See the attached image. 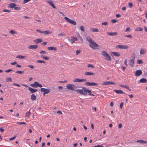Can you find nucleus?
<instances>
[{
  "label": "nucleus",
  "instance_id": "1",
  "mask_svg": "<svg viewBox=\"0 0 147 147\" xmlns=\"http://www.w3.org/2000/svg\"><path fill=\"white\" fill-rule=\"evenodd\" d=\"M76 92L77 93H80L84 96H86L87 94V92L90 93L91 92V91L90 90H88L85 87H83L82 89L77 90H76Z\"/></svg>",
  "mask_w": 147,
  "mask_h": 147
},
{
  "label": "nucleus",
  "instance_id": "2",
  "mask_svg": "<svg viewBox=\"0 0 147 147\" xmlns=\"http://www.w3.org/2000/svg\"><path fill=\"white\" fill-rule=\"evenodd\" d=\"M101 53L102 55L105 57V60L107 61H110L111 60V57L107 52L104 51H102Z\"/></svg>",
  "mask_w": 147,
  "mask_h": 147
},
{
  "label": "nucleus",
  "instance_id": "3",
  "mask_svg": "<svg viewBox=\"0 0 147 147\" xmlns=\"http://www.w3.org/2000/svg\"><path fill=\"white\" fill-rule=\"evenodd\" d=\"M66 87L69 90L76 91V90L77 87L73 84H68L67 85Z\"/></svg>",
  "mask_w": 147,
  "mask_h": 147
},
{
  "label": "nucleus",
  "instance_id": "4",
  "mask_svg": "<svg viewBox=\"0 0 147 147\" xmlns=\"http://www.w3.org/2000/svg\"><path fill=\"white\" fill-rule=\"evenodd\" d=\"M30 86L33 88H36L38 87L40 88H41L42 87V85L41 84L37 82H34V84H30Z\"/></svg>",
  "mask_w": 147,
  "mask_h": 147
},
{
  "label": "nucleus",
  "instance_id": "5",
  "mask_svg": "<svg viewBox=\"0 0 147 147\" xmlns=\"http://www.w3.org/2000/svg\"><path fill=\"white\" fill-rule=\"evenodd\" d=\"M89 46L93 49H95V47H97L98 46V45L94 40L90 43Z\"/></svg>",
  "mask_w": 147,
  "mask_h": 147
},
{
  "label": "nucleus",
  "instance_id": "6",
  "mask_svg": "<svg viewBox=\"0 0 147 147\" xmlns=\"http://www.w3.org/2000/svg\"><path fill=\"white\" fill-rule=\"evenodd\" d=\"M64 19L69 23L73 25H75L76 24V22L75 21L71 20L66 17H64Z\"/></svg>",
  "mask_w": 147,
  "mask_h": 147
},
{
  "label": "nucleus",
  "instance_id": "7",
  "mask_svg": "<svg viewBox=\"0 0 147 147\" xmlns=\"http://www.w3.org/2000/svg\"><path fill=\"white\" fill-rule=\"evenodd\" d=\"M50 89L49 88H40V91L41 92H44L43 95L44 96L45 94L49 93L50 90Z\"/></svg>",
  "mask_w": 147,
  "mask_h": 147
},
{
  "label": "nucleus",
  "instance_id": "8",
  "mask_svg": "<svg viewBox=\"0 0 147 147\" xmlns=\"http://www.w3.org/2000/svg\"><path fill=\"white\" fill-rule=\"evenodd\" d=\"M84 85L87 86H97L98 84L95 82H86L84 84Z\"/></svg>",
  "mask_w": 147,
  "mask_h": 147
},
{
  "label": "nucleus",
  "instance_id": "9",
  "mask_svg": "<svg viewBox=\"0 0 147 147\" xmlns=\"http://www.w3.org/2000/svg\"><path fill=\"white\" fill-rule=\"evenodd\" d=\"M115 48L122 49H127L128 48V47L127 46L125 45H118L116 46Z\"/></svg>",
  "mask_w": 147,
  "mask_h": 147
},
{
  "label": "nucleus",
  "instance_id": "10",
  "mask_svg": "<svg viewBox=\"0 0 147 147\" xmlns=\"http://www.w3.org/2000/svg\"><path fill=\"white\" fill-rule=\"evenodd\" d=\"M86 81V80L85 79H79L78 78H75L73 80V81L74 82H85Z\"/></svg>",
  "mask_w": 147,
  "mask_h": 147
},
{
  "label": "nucleus",
  "instance_id": "11",
  "mask_svg": "<svg viewBox=\"0 0 147 147\" xmlns=\"http://www.w3.org/2000/svg\"><path fill=\"white\" fill-rule=\"evenodd\" d=\"M142 74V71L141 70H137L135 73V75L137 76H139Z\"/></svg>",
  "mask_w": 147,
  "mask_h": 147
},
{
  "label": "nucleus",
  "instance_id": "12",
  "mask_svg": "<svg viewBox=\"0 0 147 147\" xmlns=\"http://www.w3.org/2000/svg\"><path fill=\"white\" fill-rule=\"evenodd\" d=\"M28 89L30 91L31 93H34L38 91L37 89L33 88L30 87H29Z\"/></svg>",
  "mask_w": 147,
  "mask_h": 147
},
{
  "label": "nucleus",
  "instance_id": "13",
  "mask_svg": "<svg viewBox=\"0 0 147 147\" xmlns=\"http://www.w3.org/2000/svg\"><path fill=\"white\" fill-rule=\"evenodd\" d=\"M113 91L118 94H123L124 93L123 91L121 90H117L114 89L113 90Z\"/></svg>",
  "mask_w": 147,
  "mask_h": 147
},
{
  "label": "nucleus",
  "instance_id": "14",
  "mask_svg": "<svg viewBox=\"0 0 147 147\" xmlns=\"http://www.w3.org/2000/svg\"><path fill=\"white\" fill-rule=\"evenodd\" d=\"M107 34L108 35L111 36H114L116 35L117 34V32H107Z\"/></svg>",
  "mask_w": 147,
  "mask_h": 147
},
{
  "label": "nucleus",
  "instance_id": "15",
  "mask_svg": "<svg viewBox=\"0 0 147 147\" xmlns=\"http://www.w3.org/2000/svg\"><path fill=\"white\" fill-rule=\"evenodd\" d=\"M16 5L15 3H11L8 5V7H9L11 8H14L15 6H16Z\"/></svg>",
  "mask_w": 147,
  "mask_h": 147
},
{
  "label": "nucleus",
  "instance_id": "16",
  "mask_svg": "<svg viewBox=\"0 0 147 147\" xmlns=\"http://www.w3.org/2000/svg\"><path fill=\"white\" fill-rule=\"evenodd\" d=\"M38 47V45H30L28 47V48L30 49H36Z\"/></svg>",
  "mask_w": 147,
  "mask_h": 147
},
{
  "label": "nucleus",
  "instance_id": "17",
  "mask_svg": "<svg viewBox=\"0 0 147 147\" xmlns=\"http://www.w3.org/2000/svg\"><path fill=\"white\" fill-rule=\"evenodd\" d=\"M47 2L53 8H55V7L54 5V3H53V2L52 1H50V0H49V1H47Z\"/></svg>",
  "mask_w": 147,
  "mask_h": 147
},
{
  "label": "nucleus",
  "instance_id": "18",
  "mask_svg": "<svg viewBox=\"0 0 147 147\" xmlns=\"http://www.w3.org/2000/svg\"><path fill=\"white\" fill-rule=\"evenodd\" d=\"M34 41L37 44L39 43L42 41V38H38L34 40Z\"/></svg>",
  "mask_w": 147,
  "mask_h": 147
},
{
  "label": "nucleus",
  "instance_id": "19",
  "mask_svg": "<svg viewBox=\"0 0 147 147\" xmlns=\"http://www.w3.org/2000/svg\"><path fill=\"white\" fill-rule=\"evenodd\" d=\"M137 142H138L139 143L143 144H145L147 143V141H144L143 140H137L136 141Z\"/></svg>",
  "mask_w": 147,
  "mask_h": 147
},
{
  "label": "nucleus",
  "instance_id": "20",
  "mask_svg": "<svg viewBox=\"0 0 147 147\" xmlns=\"http://www.w3.org/2000/svg\"><path fill=\"white\" fill-rule=\"evenodd\" d=\"M134 63V59H130L129 61V64L130 65L131 67H134L133 65Z\"/></svg>",
  "mask_w": 147,
  "mask_h": 147
},
{
  "label": "nucleus",
  "instance_id": "21",
  "mask_svg": "<svg viewBox=\"0 0 147 147\" xmlns=\"http://www.w3.org/2000/svg\"><path fill=\"white\" fill-rule=\"evenodd\" d=\"M139 82L141 83H146L147 82V80L146 78H142L140 80Z\"/></svg>",
  "mask_w": 147,
  "mask_h": 147
},
{
  "label": "nucleus",
  "instance_id": "22",
  "mask_svg": "<svg viewBox=\"0 0 147 147\" xmlns=\"http://www.w3.org/2000/svg\"><path fill=\"white\" fill-rule=\"evenodd\" d=\"M47 49L49 50H54L56 51L57 48L55 47H49L47 48Z\"/></svg>",
  "mask_w": 147,
  "mask_h": 147
},
{
  "label": "nucleus",
  "instance_id": "23",
  "mask_svg": "<svg viewBox=\"0 0 147 147\" xmlns=\"http://www.w3.org/2000/svg\"><path fill=\"white\" fill-rule=\"evenodd\" d=\"M146 52V50L144 49H142L140 50V53L141 54H143L145 53Z\"/></svg>",
  "mask_w": 147,
  "mask_h": 147
},
{
  "label": "nucleus",
  "instance_id": "24",
  "mask_svg": "<svg viewBox=\"0 0 147 147\" xmlns=\"http://www.w3.org/2000/svg\"><path fill=\"white\" fill-rule=\"evenodd\" d=\"M85 74L86 75H94L95 74L93 72H86L85 73Z\"/></svg>",
  "mask_w": 147,
  "mask_h": 147
},
{
  "label": "nucleus",
  "instance_id": "25",
  "mask_svg": "<svg viewBox=\"0 0 147 147\" xmlns=\"http://www.w3.org/2000/svg\"><path fill=\"white\" fill-rule=\"evenodd\" d=\"M30 99L33 101L35 100L36 99V96L34 94H32L31 95Z\"/></svg>",
  "mask_w": 147,
  "mask_h": 147
},
{
  "label": "nucleus",
  "instance_id": "26",
  "mask_svg": "<svg viewBox=\"0 0 147 147\" xmlns=\"http://www.w3.org/2000/svg\"><path fill=\"white\" fill-rule=\"evenodd\" d=\"M86 39V40L90 43L93 41L90 36H87Z\"/></svg>",
  "mask_w": 147,
  "mask_h": 147
},
{
  "label": "nucleus",
  "instance_id": "27",
  "mask_svg": "<svg viewBox=\"0 0 147 147\" xmlns=\"http://www.w3.org/2000/svg\"><path fill=\"white\" fill-rule=\"evenodd\" d=\"M112 53L115 56L119 57L120 56V55L117 52H112Z\"/></svg>",
  "mask_w": 147,
  "mask_h": 147
},
{
  "label": "nucleus",
  "instance_id": "28",
  "mask_svg": "<svg viewBox=\"0 0 147 147\" xmlns=\"http://www.w3.org/2000/svg\"><path fill=\"white\" fill-rule=\"evenodd\" d=\"M26 56L21 55H18L16 57V58H20L21 59H23L25 58Z\"/></svg>",
  "mask_w": 147,
  "mask_h": 147
},
{
  "label": "nucleus",
  "instance_id": "29",
  "mask_svg": "<svg viewBox=\"0 0 147 147\" xmlns=\"http://www.w3.org/2000/svg\"><path fill=\"white\" fill-rule=\"evenodd\" d=\"M110 83V81H107L104 82L102 84L103 85H111Z\"/></svg>",
  "mask_w": 147,
  "mask_h": 147
},
{
  "label": "nucleus",
  "instance_id": "30",
  "mask_svg": "<svg viewBox=\"0 0 147 147\" xmlns=\"http://www.w3.org/2000/svg\"><path fill=\"white\" fill-rule=\"evenodd\" d=\"M30 110L28 111L26 113L25 116L26 117H29L30 116Z\"/></svg>",
  "mask_w": 147,
  "mask_h": 147
},
{
  "label": "nucleus",
  "instance_id": "31",
  "mask_svg": "<svg viewBox=\"0 0 147 147\" xmlns=\"http://www.w3.org/2000/svg\"><path fill=\"white\" fill-rule=\"evenodd\" d=\"M51 32H50L49 30H45L43 31V33L45 34H49L51 33Z\"/></svg>",
  "mask_w": 147,
  "mask_h": 147
},
{
  "label": "nucleus",
  "instance_id": "32",
  "mask_svg": "<svg viewBox=\"0 0 147 147\" xmlns=\"http://www.w3.org/2000/svg\"><path fill=\"white\" fill-rule=\"evenodd\" d=\"M90 31L93 32H98V30L96 28H92L90 29Z\"/></svg>",
  "mask_w": 147,
  "mask_h": 147
},
{
  "label": "nucleus",
  "instance_id": "33",
  "mask_svg": "<svg viewBox=\"0 0 147 147\" xmlns=\"http://www.w3.org/2000/svg\"><path fill=\"white\" fill-rule=\"evenodd\" d=\"M6 81L7 82H11L12 81V79L11 78H7L6 79Z\"/></svg>",
  "mask_w": 147,
  "mask_h": 147
},
{
  "label": "nucleus",
  "instance_id": "34",
  "mask_svg": "<svg viewBox=\"0 0 147 147\" xmlns=\"http://www.w3.org/2000/svg\"><path fill=\"white\" fill-rule=\"evenodd\" d=\"M41 57H42V58H43L45 60H48L49 59V58L48 57L44 56L43 55H41Z\"/></svg>",
  "mask_w": 147,
  "mask_h": 147
},
{
  "label": "nucleus",
  "instance_id": "35",
  "mask_svg": "<svg viewBox=\"0 0 147 147\" xmlns=\"http://www.w3.org/2000/svg\"><path fill=\"white\" fill-rule=\"evenodd\" d=\"M143 63V61L141 60H138L137 61V64H142Z\"/></svg>",
  "mask_w": 147,
  "mask_h": 147
},
{
  "label": "nucleus",
  "instance_id": "36",
  "mask_svg": "<svg viewBox=\"0 0 147 147\" xmlns=\"http://www.w3.org/2000/svg\"><path fill=\"white\" fill-rule=\"evenodd\" d=\"M143 30V29L141 28L138 27L136 29V31H142Z\"/></svg>",
  "mask_w": 147,
  "mask_h": 147
},
{
  "label": "nucleus",
  "instance_id": "37",
  "mask_svg": "<svg viewBox=\"0 0 147 147\" xmlns=\"http://www.w3.org/2000/svg\"><path fill=\"white\" fill-rule=\"evenodd\" d=\"M71 38L72 39V40H73L74 41H77L78 40L77 38L76 37L74 36H71Z\"/></svg>",
  "mask_w": 147,
  "mask_h": 147
},
{
  "label": "nucleus",
  "instance_id": "38",
  "mask_svg": "<svg viewBox=\"0 0 147 147\" xmlns=\"http://www.w3.org/2000/svg\"><path fill=\"white\" fill-rule=\"evenodd\" d=\"M36 62L38 63H45L46 62L44 61H42L40 60H37L36 61Z\"/></svg>",
  "mask_w": 147,
  "mask_h": 147
},
{
  "label": "nucleus",
  "instance_id": "39",
  "mask_svg": "<svg viewBox=\"0 0 147 147\" xmlns=\"http://www.w3.org/2000/svg\"><path fill=\"white\" fill-rule=\"evenodd\" d=\"M9 33L11 34H16V33H17L16 32L13 30H11L9 31Z\"/></svg>",
  "mask_w": 147,
  "mask_h": 147
},
{
  "label": "nucleus",
  "instance_id": "40",
  "mask_svg": "<svg viewBox=\"0 0 147 147\" xmlns=\"http://www.w3.org/2000/svg\"><path fill=\"white\" fill-rule=\"evenodd\" d=\"M16 124H19V125H21V124L26 125V123L25 122H17L16 123Z\"/></svg>",
  "mask_w": 147,
  "mask_h": 147
},
{
  "label": "nucleus",
  "instance_id": "41",
  "mask_svg": "<svg viewBox=\"0 0 147 147\" xmlns=\"http://www.w3.org/2000/svg\"><path fill=\"white\" fill-rule=\"evenodd\" d=\"M80 29L82 32H84L85 31L84 27L82 26H80Z\"/></svg>",
  "mask_w": 147,
  "mask_h": 147
},
{
  "label": "nucleus",
  "instance_id": "42",
  "mask_svg": "<svg viewBox=\"0 0 147 147\" xmlns=\"http://www.w3.org/2000/svg\"><path fill=\"white\" fill-rule=\"evenodd\" d=\"M136 56V55L134 53H133L132 55L131 56V57H132V59H134V61L135 57Z\"/></svg>",
  "mask_w": 147,
  "mask_h": 147
},
{
  "label": "nucleus",
  "instance_id": "43",
  "mask_svg": "<svg viewBox=\"0 0 147 147\" xmlns=\"http://www.w3.org/2000/svg\"><path fill=\"white\" fill-rule=\"evenodd\" d=\"M14 9L16 10H20L21 8L19 7H16L15 6L14 8Z\"/></svg>",
  "mask_w": 147,
  "mask_h": 147
},
{
  "label": "nucleus",
  "instance_id": "44",
  "mask_svg": "<svg viewBox=\"0 0 147 147\" xmlns=\"http://www.w3.org/2000/svg\"><path fill=\"white\" fill-rule=\"evenodd\" d=\"M16 136L17 134H16V135H15L13 137L10 138L9 139V140L11 141L14 139L16 138Z\"/></svg>",
  "mask_w": 147,
  "mask_h": 147
},
{
  "label": "nucleus",
  "instance_id": "45",
  "mask_svg": "<svg viewBox=\"0 0 147 147\" xmlns=\"http://www.w3.org/2000/svg\"><path fill=\"white\" fill-rule=\"evenodd\" d=\"M111 22L112 23H114L117 22V20H111Z\"/></svg>",
  "mask_w": 147,
  "mask_h": 147
},
{
  "label": "nucleus",
  "instance_id": "46",
  "mask_svg": "<svg viewBox=\"0 0 147 147\" xmlns=\"http://www.w3.org/2000/svg\"><path fill=\"white\" fill-rule=\"evenodd\" d=\"M3 12H11V11L9 10L4 9L3 10Z\"/></svg>",
  "mask_w": 147,
  "mask_h": 147
},
{
  "label": "nucleus",
  "instance_id": "47",
  "mask_svg": "<svg viewBox=\"0 0 147 147\" xmlns=\"http://www.w3.org/2000/svg\"><path fill=\"white\" fill-rule=\"evenodd\" d=\"M24 72L23 71H16V73H17L18 74H21L23 73Z\"/></svg>",
  "mask_w": 147,
  "mask_h": 147
},
{
  "label": "nucleus",
  "instance_id": "48",
  "mask_svg": "<svg viewBox=\"0 0 147 147\" xmlns=\"http://www.w3.org/2000/svg\"><path fill=\"white\" fill-rule=\"evenodd\" d=\"M13 70L11 69H9L7 70H6L5 71V72L7 73H9L11 71H13Z\"/></svg>",
  "mask_w": 147,
  "mask_h": 147
},
{
  "label": "nucleus",
  "instance_id": "49",
  "mask_svg": "<svg viewBox=\"0 0 147 147\" xmlns=\"http://www.w3.org/2000/svg\"><path fill=\"white\" fill-rule=\"evenodd\" d=\"M87 67H91L92 68H94V67L93 66V65H92L90 64H89L88 65Z\"/></svg>",
  "mask_w": 147,
  "mask_h": 147
},
{
  "label": "nucleus",
  "instance_id": "50",
  "mask_svg": "<svg viewBox=\"0 0 147 147\" xmlns=\"http://www.w3.org/2000/svg\"><path fill=\"white\" fill-rule=\"evenodd\" d=\"M130 8H131L133 6V3H129L128 4Z\"/></svg>",
  "mask_w": 147,
  "mask_h": 147
},
{
  "label": "nucleus",
  "instance_id": "51",
  "mask_svg": "<svg viewBox=\"0 0 147 147\" xmlns=\"http://www.w3.org/2000/svg\"><path fill=\"white\" fill-rule=\"evenodd\" d=\"M124 36L126 37H128L129 38H131L132 37V36L131 35L129 34V35H125Z\"/></svg>",
  "mask_w": 147,
  "mask_h": 147
},
{
  "label": "nucleus",
  "instance_id": "52",
  "mask_svg": "<svg viewBox=\"0 0 147 147\" xmlns=\"http://www.w3.org/2000/svg\"><path fill=\"white\" fill-rule=\"evenodd\" d=\"M65 35L64 32L58 34V35L59 36H64Z\"/></svg>",
  "mask_w": 147,
  "mask_h": 147
},
{
  "label": "nucleus",
  "instance_id": "53",
  "mask_svg": "<svg viewBox=\"0 0 147 147\" xmlns=\"http://www.w3.org/2000/svg\"><path fill=\"white\" fill-rule=\"evenodd\" d=\"M13 85H15V86H17L18 87H20V85L19 84H16V83H13V84H12Z\"/></svg>",
  "mask_w": 147,
  "mask_h": 147
},
{
  "label": "nucleus",
  "instance_id": "54",
  "mask_svg": "<svg viewBox=\"0 0 147 147\" xmlns=\"http://www.w3.org/2000/svg\"><path fill=\"white\" fill-rule=\"evenodd\" d=\"M102 25L107 26L108 25V22H103L102 23Z\"/></svg>",
  "mask_w": 147,
  "mask_h": 147
},
{
  "label": "nucleus",
  "instance_id": "55",
  "mask_svg": "<svg viewBox=\"0 0 147 147\" xmlns=\"http://www.w3.org/2000/svg\"><path fill=\"white\" fill-rule=\"evenodd\" d=\"M123 102H121V104L120 105V106H119V107H120V109H122V107H123Z\"/></svg>",
  "mask_w": 147,
  "mask_h": 147
},
{
  "label": "nucleus",
  "instance_id": "56",
  "mask_svg": "<svg viewBox=\"0 0 147 147\" xmlns=\"http://www.w3.org/2000/svg\"><path fill=\"white\" fill-rule=\"evenodd\" d=\"M69 41L71 43V44L74 43L75 42L73 40L71 39L69 40Z\"/></svg>",
  "mask_w": 147,
  "mask_h": 147
},
{
  "label": "nucleus",
  "instance_id": "57",
  "mask_svg": "<svg viewBox=\"0 0 147 147\" xmlns=\"http://www.w3.org/2000/svg\"><path fill=\"white\" fill-rule=\"evenodd\" d=\"M80 50H77L76 51V55H78L79 53H80Z\"/></svg>",
  "mask_w": 147,
  "mask_h": 147
},
{
  "label": "nucleus",
  "instance_id": "58",
  "mask_svg": "<svg viewBox=\"0 0 147 147\" xmlns=\"http://www.w3.org/2000/svg\"><path fill=\"white\" fill-rule=\"evenodd\" d=\"M31 0H24L23 4H25L29 1H30Z\"/></svg>",
  "mask_w": 147,
  "mask_h": 147
},
{
  "label": "nucleus",
  "instance_id": "59",
  "mask_svg": "<svg viewBox=\"0 0 147 147\" xmlns=\"http://www.w3.org/2000/svg\"><path fill=\"white\" fill-rule=\"evenodd\" d=\"M47 43V42H43L42 43H41V45L42 46H45L46 45Z\"/></svg>",
  "mask_w": 147,
  "mask_h": 147
},
{
  "label": "nucleus",
  "instance_id": "60",
  "mask_svg": "<svg viewBox=\"0 0 147 147\" xmlns=\"http://www.w3.org/2000/svg\"><path fill=\"white\" fill-rule=\"evenodd\" d=\"M130 28H129V27H128L126 28V29L125 30V32H127V31L130 32Z\"/></svg>",
  "mask_w": 147,
  "mask_h": 147
},
{
  "label": "nucleus",
  "instance_id": "61",
  "mask_svg": "<svg viewBox=\"0 0 147 147\" xmlns=\"http://www.w3.org/2000/svg\"><path fill=\"white\" fill-rule=\"evenodd\" d=\"M57 113L59 115H61V114H62L61 111L60 110H58V111L57 112Z\"/></svg>",
  "mask_w": 147,
  "mask_h": 147
},
{
  "label": "nucleus",
  "instance_id": "62",
  "mask_svg": "<svg viewBox=\"0 0 147 147\" xmlns=\"http://www.w3.org/2000/svg\"><path fill=\"white\" fill-rule=\"evenodd\" d=\"M127 59H126L125 61H124V64H125V65L126 66H127V65H128L127 64Z\"/></svg>",
  "mask_w": 147,
  "mask_h": 147
},
{
  "label": "nucleus",
  "instance_id": "63",
  "mask_svg": "<svg viewBox=\"0 0 147 147\" xmlns=\"http://www.w3.org/2000/svg\"><path fill=\"white\" fill-rule=\"evenodd\" d=\"M17 64V62L16 61H15L13 62H12L11 63V65H15V64Z\"/></svg>",
  "mask_w": 147,
  "mask_h": 147
},
{
  "label": "nucleus",
  "instance_id": "64",
  "mask_svg": "<svg viewBox=\"0 0 147 147\" xmlns=\"http://www.w3.org/2000/svg\"><path fill=\"white\" fill-rule=\"evenodd\" d=\"M94 147H104L103 146L100 145H98L97 146H95Z\"/></svg>",
  "mask_w": 147,
  "mask_h": 147
}]
</instances>
